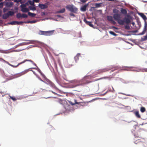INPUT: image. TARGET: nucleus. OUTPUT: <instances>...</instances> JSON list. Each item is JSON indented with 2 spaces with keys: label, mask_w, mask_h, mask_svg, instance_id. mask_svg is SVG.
I'll list each match as a JSON object with an SVG mask.
<instances>
[{
  "label": "nucleus",
  "mask_w": 147,
  "mask_h": 147,
  "mask_svg": "<svg viewBox=\"0 0 147 147\" xmlns=\"http://www.w3.org/2000/svg\"><path fill=\"white\" fill-rule=\"evenodd\" d=\"M110 33L111 34H112L113 35H114V36H115L116 35V34H115V33H114V32H112V31H110Z\"/></svg>",
  "instance_id": "35"
},
{
  "label": "nucleus",
  "mask_w": 147,
  "mask_h": 147,
  "mask_svg": "<svg viewBox=\"0 0 147 147\" xmlns=\"http://www.w3.org/2000/svg\"><path fill=\"white\" fill-rule=\"evenodd\" d=\"M39 7L41 9H45L48 7V6L46 4H41L39 3L38 5Z\"/></svg>",
  "instance_id": "13"
},
{
  "label": "nucleus",
  "mask_w": 147,
  "mask_h": 147,
  "mask_svg": "<svg viewBox=\"0 0 147 147\" xmlns=\"http://www.w3.org/2000/svg\"><path fill=\"white\" fill-rule=\"evenodd\" d=\"M139 15L144 20H146L147 19L146 16L143 13H140Z\"/></svg>",
  "instance_id": "21"
},
{
  "label": "nucleus",
  "mask_w": 147,
  "mask_h": 147,
  "mask_svg": "<svg viewBox=\"0 0 147 147\" xmlns=\"http://www.w3.org/2000/svg\"><path fill=\"white\" fill-rule=\"evenodd\" d=\"M29 8L31 10H36V7L34 6H29Z\"/></svg>",
  "instance_id": "29"
},
{
  "label": "nucleus",
  "mask_w": 147,
  "mask_h": 147,
  "mask_svg": "<svg viewBox=\"0 0 147 147\" xmlns=\"http://www.w3.org/2000/svg\"><path fill=\"white\" fill-rule=\"evenodd\" d=\"M84 21L86 24L89 25L90 26L92 27H93L94 26L92 24L91 22L87 21L85 19H84Z\"/></svg>",
  "instance_id": "16"
},
{
  "label": "nucleus",
  "mask_w": 147,
  "mask_h": 147,
  "mask_svg": "<svg viewBox=\"0 0 147 147\" xmlns=\"http://www.w3.org/2000/svg\"><path fill=\"white\" fill-rule=\"evenodd\" d=\"M69 15L71 16H72L73 17H75V15L73 13H70V14H69Z\"/></svg>",
  "instance_id": "41"
},
{
  "label": "nucleus",
  "mask_w": 147,
  "mask_h": 147,
  "mask_svg": "<svg viewBox=\"0 0 147 147\" xmlns=\"http://www.w3.org/2000/svg\"><path fill=\"white\" fill-rule=\"evenodd\" d=\"M30 4L31 5L34 6V4L33 1H30L29 2Z\"/></svg>",
  "instance_id": "32"
},
{
  "label": "nucleus",
  "mask_w": 147,
  "mask_h": 147,
  "mask_svg": "<svg viewBox=\"0 0 147 147\" xmlns=\"http://www.w3.org/2000/svg\"><path fill=\"white\" fill-rule=\"evenodd\" d=\"M107 19L111 23L114 25H115L116 24V22L113 20V17L111 16H107Z\"/></svg>",
  "instance_id": "8"
},
{
  "label": "nucleus",
  "mask_w": 147,
  "mask_h": 147,
  "mask_svg": "<svg viewBox=\"0 0 147 147\" xmlns=\"http://www.w3.org/2000/svg\"><path fill=\"white\" fill-rule=\"evenodd\" d=\"M110 67H108L104 69H102L98 70V72L99 73H102L109 71L111 69Z\"/></svg>",
  "instance_id": "10"
},
{
  "label": "nucleus",
  "mask_w": 147,
  "mask_h": 147,
  "mask_svg": "<svg viewBox=\"0 0 147 147\" xmlns=\"http://www.w3.org/2000/svg\"><path fill=\"white\" fill-rule=\"evenodd\" d=\"M10 98L13 101H15L16 100L14 97L10 96Z\"/></svg>",
  "instance_id": "36"
},
{
  "label": "nucleus",
  "mask_w": 147,
  "mask_h": 147,
  "mask_svg": "<svg viewBox=\"0 0 147 147\" xmlns=\"http://www.w3.org/2000/svg\"><path fill=\"white\" fill-rule=\"evenodd\" d=\"M7 10L8 9L7 8H4L3 9V12L5 13L6 12Z\"/></svg>",
  "instance_id": "38"
},
{
  "label": "nucleus",
  "mask_w": 147,
  "mask_h": 147,
  "mask_svg": "<svg viewBox=\"0 0 147 147\" xmlns=\"http://www.w3.org/2000/svg\"><path fill=\"white\" fill-rule=\"evenodd\" d=\"M9 24L11 25H16V24H20V22H18L17 21H14L10 22Z\"/></svg>",
  "instance_id": "19"
},
{
  "label": "nucleus",
  "mask_w": 147,
  "mask_h": 147,
  "mask_svg": "<svg viewBox=\"0 0 147 147\" xmlns=\"http://www.w3.org/2000/svg\"><path fill=\"white\" fill-rule=\"evenodd\" d=\"M65 8H63L59 11H57L56 12V13H63L65 12Z\"/></svg>",
  "instance_id": "20"
},
{
  "label": "nucleus",
  "mask_w": 147,
  "mask_h": 147,
  "mask_svg": "<svg viewBox=\"0 0 147 147\" xmlns=\"http://www.w3.org/2000/svg\"><path fill=\"white\" fill-rule=\"evenodd\" d=\"M140 47V48H141V49H144V48L142 47Z\"/></svg>",
  "instance_id": "56"
},
{
  "label": "nucleus",
  "mask_w": 147,
  "mask_h": 147,
  "mask_svg": "<svg viewBox=\"0 0 147 147\" xmlns=\"http://www.w3.org/2000/svg\"><path fill=\"white\" fill-rule=\"evenodd\" d=\"M28 16V15L25 13H23L22 14V18H27Z\"/></svg>",
  "instance_id": "28"
},
{
  "label": "nucleus",
  "mask_w": 147,
  "mask_h": 147,
  "mask_svg": "<svg viewBox=\"0 0 147 147\" xmlns=\"http://www.w3.org/2000/svg\"><path fill=\"white\" fill-rule=\"evenodd\" d=\"M132 24L133 25H134L135 24V23H134V22H133V23H132Z\"/></svg>",
  "instance_id": "57"
},
{
  "label": "nucleus",
  "mask_w": 147,
  "mask_h": 147,
  "mask_svg": "<svg viewBox=\"0 0 147 147\" xmlns=\"http://www.w3.org/2000/svg\"><path fill=\"white\" fill-rule=\"evenodd\" d=\"M4 51L0 49V52L3 53V52Z\"/></svg>",
  "instance_id": "50"
},
{
  "label": "nucleus",
  "mask_w": 147,
  "mask_h": 147,
  "mask_svg": "<svg viewBox=\"0 0 147 147\" xmlns=\"http://www.w3.org/2000/svg\"><path fill=\"white\" fill-rule=\"evenodd\" d=\"M125 95H127V96H129V95H126V94H125Z\"/></svg>",
  "instance_id": "64"
},
{
  "label": "nucleus",
  "mask_w": 147,
  "mask_h": 147,
  "mask_svg": "<svg viewBox=\"0 0 147 147\" xmlns=\"http://www.w3.org/2000/svg\"><path fill=\"white\" fill-rule=\"evenodd\" d=\"M125 29H128L129 28V26H125Z\"/></svg>",
  "instance_id": "45"
},
{
  "label": "nucleus",
  "mask_w": 147,
  "mask_h": 147,
  "mask_svg": "<svg viewBox=\"0 0 147 147\" xmlns=\"http://www.w3.org/2000/svg\"><path fill=\"white\" fill-rule=\"evenodd\" d=\"M141 133L140 131H138L134 134V135L135 138H139L140 139H138L135 140L134 143L136 144H140L141 143H144L145 142V139L144 138H142L141 137Z\"/></svg>",
  "instance_id": "2"
},
{
  "label": "nucleus",
  "mask_w": 147,
  "mask_h": 147,
  "mask_svg": "<svg viewBox=\"0 0 147 147\" xmlns=\"http://www.w3.org/2000/svg\"><path fill=\"white\" fill-rule=\"evenodd\" d=\"M81 2H83V0H81Z\"/></svg>",
  "instance_id": "62"
},
{
  "label": "nucleus",
  "mask_w": 147,
  "mask_h": 147,
  "mask_svg": "<svg viewBox=\"0 0 147 147\" xmlns=\"http://www.w3.org/2000/svg\"><path fill=\"white\" fill-rule=\"evenodd\" d=\"M147 30V24L146 22H145L144 26V30L141 33H140V35L144 34L146 32V30Z\"/></svg>",
  "instance_id": "12"
},
{
  "label": "nucleus",
  "mask_w": 147,
  "mask_h": 147,
  "mask_svg": "<svg viewBox=\"0 0 147 147\" xmlns=\"http://www.w3.org/2000/svg\"><path fill=\"white\" fill-rule=\"evenodd\" d=\"M27 61H29V62H30L32 63L35 65H36V64L35 63H34V62H33V61H32L31 60H28V59H26L24 60L23 61H22V62L19 63L16 66H15V65H12L11 64L9 63L8 62H6L7 63H8V64L9 65H10V66H11V67H18V66L19 65H20V64H22L23 63H25Z\"/></svg>",
  "instance_id": "5"
},
{
  "label": "nucleus",
  "mask_w": 147,
  "mask_h": 147,
  "mask_svg": "<svg viewBox=\"0 0 147 147\" xmlns=\"http://www.w3.org/2000/svg\"><path fill=\"white\" fill-rule=\"evenodd\" d=\"M30 21H28V22H27V23H30Z\"/></svg>",
  "instance_id": "55"
},
{
  "label": "nucleus",
  "mask_w": 147,
  "mask_h": 147,
  "mask_svg": "<svg viewBox=\"0 0 147 147\" xmlns=\"http://www.w3.org/2000/svg\"><path fill=\"white\" fill-rule=\"evenodd\" d=\"M85 78H83V82L84 81V80H85Z\"/></svg>",
  "instance_id": "60"
},
{
  "label": "nucleus",
  "mask_w": 147,
  "mask_h": 147,
  "mask_svg": "<svg viewBox=\"0 0 147 147\" xmlns=\"http://www.w3.org/2000/svg\"><path fill=\"white\" fill-rule=\"evenodd\" d=\"M140 111L141 112L144 113L146 111V109L145 107H141Z\"/></svg>",
  "instance_id": "26"
},
{
  "label": "nucleus",
  "mask_w": 147,
  "mask_h": 147,
  "mask_svg": "<svg viewBox=\"0 0 147 147\" xmlns=\"http://www.w3.org/2000/svg\"><path fill=\"white\" fill-rule=\"evenodd\" d=\"M3 21L1 20H0V24H3Z\"/></svg>",
  "instance_id": "47"
},
{
  "label": "nucleus",
  "mask_w": 147,
  "mask_h": 147,
  "mask_svg": "<svg viewBox=\"0 0 147 147\" xmlns=\"http://www.w3.org/2000/svg\"><path fill=\"white\" fill-rule=\"evenodd\" d=\"M24 49H18V50H15V51H17V52H18V51H21L23 50Z\"/></svg>",
  "instance_id": "42"
},
{
  "label": "nucleus",
  "mask_w": 147,
  "mask_h": 147,
  "mask_svg": "<svg viewBox=\"0 0 147 147\" xmlns=\"http://www.w3.org/2000/svg\"><path fill=\"white\" fill-rule=\"evenodd\" d=\"M9 17V16L7 13H6L3 15V18L4 19H7Z\"/></svg>",
  "instance_id": "22"
},
{
  "label": "nucleus",
  "mask_w": 147,
  "mask_h": 147,
  "mask_svg": "<svg viewBox=\"0 0 147 147\" xmlns=\"http://www.w3.org/2000/svg\"><path fill=\"white\" fill-rule=\"evenodd\" d=\"M126 17H125L123 20H122L123 23V24H120V25H123L124 24V23H125L126 24H129L131 22L130 19L131 17L129 14H127L126 16Z\"/></svg>",
  "instance_id": "6"
},
{
  "label": "nucleus",
  "mask_w": 147,
  "mask_h": 147,
  "mask_svg": "<svg viewBox=\"0 0 147 147\" xmlns=\"http://www.w3.org/2000/svg\"><path fill=\"white\" fill-rule=\"evenodd\" d=\"M0 61H5V60H4L3 59L0 58Z\"/></svg>",
  "instance_id": "46"
},
{
  "label": "nucleus",
  "mask_w": 147,
  "mask_h": 147,
  "mask_svg": "<svg viewBox=\"0 0 147 147\" xmlns=\"http://www.w3.org/2000/svg\"><path fill=\"white\" fill-rule=\"evenodd\" d=\"M81 57L80 56V54L78 53L74 57V59L76 62H77V61L79 60V58Z\"/></svg>",
  "instance_id": "14"
},
{
  "label": "nucleus",
  "mask_w": 147,
  "mask_h": 147,
  "mask_svg": "<svg viewBox=\"0 0 147 147\" xmlns=\"http://www.w3.org/2000/svg\"><path fill=\"white\" fill-rule=\"evenodd\" d=\"M16 17H17V18H22V14L20 13H18L16 15Z\"/></svg>",
  "instance_id": "30"
},
{
  "label": "nucleus",
  "mask_w": 147,
  "mask_h": 147,
  "mask_svg": "<svg viewBox=\"0 0 147 147\" xmlns=\"http://www.w3.org/2000/svg\"><path fill=\"white\" fill-rule=\"evenodd\" d=\"M120 11L121 13L123 14L124 15H126L127 14V11L125 9L121 8V9Z\"/></svg>",
  "instance_id": "17"
},
{
  "label": "nucleus",
  "mask_w": 147,
  "mask_h": 147,
  "mask_svg": "<svg viewBox=\"0 0 147 147\" xmlns=\"http://www.w3.org/2000/svg\"><path fill=\"white\" fill-rule=\"evenodd\" d=\"M3 2H1L0 3V8H1L3 7Z\"/></svg>",
  "instance_id": "33"
},
{
  "label": "nucleus",
  "mask_w": 147,
  "mask_h": 147,
  "mask_svg": "<svg viewBox=\"0 0 147 147\" xmlns=\"http://www.w3.org/2000/svg\"><path fill=\"white\" fill-rule=\"evenodd\" d=\"M76 86V85H75V86H73L72 87H73V88H74V87H75Z\"/></svg>",
  "instance_id": "59"
},
{
  "label": "nucleus",
  "mask_w": 147,
  "mask_h": 147,
  "mask_svg": "<svg viewBox=\"0 0 147 147\" xmlns=\"http://www.w3.org/2000/svg\"><path fill=\"white\" fill-rule=\"evenodd\" d=\"M41 90H42V91H47V90H46L45 89H43L42 88H41Z\"/></svg>",
  "instance_id": "49"
},
{
  "label": "nucleus",
  "mask_w": 147,
  "mask_h": 147,
  "mask_svg": "<svg viewBox=\"0 0 147 147\" xmlns=\"http://www.w3.org/2000/svg\"><path fill=\"white\" fill-rule=\"evenodd\" d=\"M26 5L25 4H22L20 5L21 7V11L23 12H27L29 11V9L26 8Z\"/></svg>",
  "instance_id": "9"
},
{
  "label": "nucleus",
  "mask_w": 147,
  "mask_h": 147,
  "mask_svg": "<svg viewBox=\"0 0 147 147\" xmlns=\"http://www.w3.org/2000/svg\"><path fill=\"white\" fill-rule=\"evenodd\" d=\"M57 16L58 17H60V18H61V16L60 15H57Z\"/></svg>",
  "instance_id": "52"
},
{
  "label": "nucleus",
  "mask_w": 147,
  "mask_h": 147,
  "mask_svg": "<svg viewBox=\"0 0 147 147\" xmlns=\"http://www.w3.org/2000/svg\"><path fill=\"white\" fill-rule=\"evenodd\" d=\"M28 71V70H26L22 73L19 74V75L20 76H21L23 75L24 74H25Z\"/></svg>",
  "instance_id": "25"
},
{
  "label": "nucleus",
  "mask_w": 147,
  "mask_h": 147,
  "mask_svg": "<svg viewBox=\"0 0 147 147\" xmlns=\"http://www.w3.org/2000/svg\"><path fill=\"white\" fill-rule=\"evenodd\" d=\"M33 1L34 2V3H38L39 2V0H33Z\"/></svg>",
  "instance_id": "43"
},
{
  "label": "nucleus",
  "mask_w": 147,
  "mask_h": 147,
  "mask_svg": "<svg viewBox=\"0 0 147 147\" xmlns=\"http://www.w3.org/2000/svg\"><path fill=\"white\" fill-rule=\"evenodd\" d=\"M38 45L41 46H44V45L43 43L40 42H38Z\"/></svg>",
  "instance_id": "37"
},
{
  "label": "nucleus",
  "mask_w": 147,
  "mask_h": 147,
  "mask_svg": "<svg viewBox=\"0 0 147 147\" xmlns=\"http://www.w3.org/2000/svg\"><path fill=\"white\" fill-rule=\"evenodd\" d=\"M49 92H51L52 93H53V94H54L55 95H57V94L55 93V92L53 91L52 90H49Z\"/></svg>",
  "instance_id": "39"
},
{
  "label": "nucleus",
  "mask_w": 147,
  "mask_h": 147,
  "mask_svg": "<svg viewBox=\"0 0 147 147\" xmlns=\"http://www.w3.org/2000/svg\"><path fill=\"white\" fill-rule=\"evenodd\" d=\"M7 13L8 14L9 16H13L14 14V12L11 11H9Z\"/></svg>",
  "instance_id": "24"
},
{
  "label": "nucleus",
  "mask_w": 147,
  "mask_h": 147,
  "mask_svg": "<svg viewBox=\"0 0 147 147\" xmlns=\"http://www.w3.org/2000/svg\"><path fill=\"white\" fill-rule=\"evenodd\" d=\"M45 83L46 84L50 86L52 88L58 90V88H57L55 85L49 80H48L46 81H45Z\"/></svg>",
  "instance_id": "7"
},
{
  "label": "nucleus",
  "mask_w": 147,
  "mask_h": 147,
  "mask_svg": "<svg viewBox=\"0 0 147 147\" xmlns=\"http://www.w3.org/2000/svg\"><path fill=\"white\" fill-rule=\"evenodd\" d=\"M22 1V0H14V2L17 3H18L20 2H21Z\"/></svg>",
  "instance_id": "40"
},
{
  "label": "nucleus",
  "mask_w": 147,
  "mask_h": 147,
  "mask_svg": "<svg viewBox=\"0 0 147 147\" xmlns=\"http://www.w3.org/2000/svg\"><path fill=\"white\" fill-rule=\"evenodd\" d=\"M64 79L65 80H67V79H64Z\"/></svg>",
  "instance_id": "61"
},
{
  "label": "nucleus",
  "mask_w": 147,
  "mask_h": 147,
  "mask_svg": "<svg viewBox=\"0 0 147 147\" xmlns=\"http://www.w3.org/2000/svg\"><path fill=\"white\" fill-rule=\"evenodd\" d=\"M101 3H96L95 4L96 7H100L101 6Z\"/></svg>",
  "instance_id": "31"
},
{
  "label": "nucleus",
  "mask_w": 147,
  "mask_h": 147,
  "mask_svg": "<svg viewBox=\"0 0 147 147\" xmlns=\"http://www.w3.org/2000/svg\"><path fill=\"white\" fill-rule=\"evenodd\" d=\"M86 7L87 6L86 5H85L84 6H83V11H86Z\"/></svg>",
  "instance_id": "34"
},
{
  "label": "nucleus",
  "mask_w": 147,
  "mask_h": 147,
  "mask_svg": "<svg viewBox=\"0 0 147 147\" xmlns=\"http://www.w3.org/2000/svg\"><path fill=\"white\" fill-rule=\"evenodd\" d=\"M107 92H108V91H107L106 92H105V93H104V94H103V95H105V94H107Z\"/></svg>",
  "instance_id": "53"
},
{
  "label": "nucleus",
  "mask_w": 147,
  "mask_h": 147,
  "mask_svg": "<svg viewBox=\"0 0 147 147\" xmlns=\"http://www.w3.org/2000/svg\"><path fill=\"white\" fill-rule=\"evenodd\" d=\"M28 15L32 17H34L36 16V14L33 13L28 12Z\"/></svg>",
  "instance_id": "23"
},
{
  "label": "nucleus",
  "mask_w": 147,
  "mask_h": 147,
  "mask_svg": "<svg viewBox=\"0 0 147 147\" xmlns=\"http://www.w3.org/2000/svg\"><path fill=\"white\" fill-rule=\"evenodd\" d=\"M40 73L41 74L42 76L43 77H44V76H45V75H44V74H42V73L41 72V71H40Z\"/></svg>",
  "instance_id": "48"
},
{
  "label": "nucleus",
  "mask_w": 147,
  "mask_h": 147,
  "mask_svg": "<svg viewBox=\"0 0 147 147\" xmlns=\"http://www.w3.org/2000/svg\"><path fill=\"white\" fill-rule=\"evenodd\" d=\"M136 117L138 118H140L141 117V116L139 113V111H136L134 113Z\"/></svg>",
  "instance_id": "18"
},
{
  "label": "nucleus",
  "mask_w": 147,
  "mask_h": 147,
  "mask_svg": "<svg viewBox=\"0 0 147 147\" xmlns=\"http://www.w3.org/2000/svg\"><path fill=\"white\" fill-rule=\"evenodd\" d=\"M80 9L81 11H83V6L81 7Z\"/></svg>",
  "instance_id": "51"
},
{
  "label": "nucleus",
  "mask_w": 147,
  "mask_h": 147,
  "mask_svg": "<svg viewBox=\"0 0 147 147\" xmlns=\"http://www.w3.org/2000/svg\"><path fill=\"white\" fill-rule=\"evenodd\" d=\"M146 40H147V34L145 36H143L141 38V40L142 41H144Z\"/></svg>",
  "instance_id": "27"
},
{
  "label": "nucleus",
  "mask_w": 147,
  "mask_h": 147,
  "mask_svg": "<svg viewBox=\"0 0 147 147\" xmlns=\"http://www.w3.org/2000/svg\"><path fill=\"white\" fill-rule=\"evenodd\" d=\"M69 103L72 105H74L76 104H79L80 103V102H77L76 100L75 99L72 101H69Z\"/></svg>",
  "instance_id": "11"
},
{
  "label": "nucleus",
  "mask_w": 147,
  "mask_h": 147,
  "mask_svg": "<svg viewBox=\"0 0 147 147\" xmlns=\"http://www.w3.org/2000/svg\"><path fill=\"white\" fill-rule=\"evenodd\" d=\"M114 0H109V1H114Z\"/></svg>",
  "instance_id": "58"
},
{
  "label": "nucleus",
  "mask_w": 147,
  "mask_h": 147,
  "mask_svg": "<svg viewBox=\"0 0 147 147\" xmlns=\"http://www.w3.org/2000/svg\"><path fill=\"white\" fill-rule=\"evenodd\" d=\"M36 21H30V23H35Z\"/></svg>",
  "instance_id": "44"
},
{
  "label": "nucleus",
  "mask_w": 147,
  "mask_h": 147,
  "mask_svg": "<svg viewBox=\"0 0 147 147\" xmlns=\"http://www.w3.org/2000/svg\"><path fill=\"white\" fill-rule=\"evenodd\" d=\"M66 8L69 11L75 13H77L78 10V9L73 5H67Z\"/></svg>",
  "instance_id": "3"
},
{
  "label": "nucleus",
  "mask_w": 147,
  "mask_h": 147,
  "mask_svg": "<svg viewBox=\"0 0 147 147\" xmlns=\"http://www.w3.org/2000/svg\"><path fill=\"white\" fill-rule=\"evenodd\" d=\"M40 80L42 82H45V81L43 80L42 79H41V78H40Z\"/></svg>",
  "instance_id": "54"
},
{
  "label": "nucleus",
  "mask_w": 147,
  "mask_h": 147,
  "mask_svg": "<svg viewBox=\"0 0 147 147\" xmlns=\"http://www.w3.org/2000/svg\"><path fill=\"white\" fill-rule=\"evenodd\" d=\"M53 33V31H44L40 30L39 32V34L46 36H50L52 35Z\"/></svg>",
  "instance_id": "4"
},
{
  "label": "nucleus",
  "mask_w": 147,
  "mask_h": 147,
  "mask_svg": "<svg viewBox=\"0 0 147 147\" xmlns=\"http://www.w3.org/2000/svg\"><path fill=\"white\" fill-rule=\"evenodd\" d=\"M3 0H0V2L2 1H3Z\"/></svg>",
  "instance_id": "63"
},
{
  "label": "nucleus",
  "mask_w": 147,
  "mask_h": 147,
  "mask_svg": "<svg viewBox=\"0 0 147 147\" xmlns=\"http://www.w3.org/2000/svg\"><path fill=\"white\" fill-rule=\"evenodd\" d=\"M13 5V3L12 2H8L6 3V6L7 7H11Z\"/></svg>",
  "instance_id": "15"
},
{
  "label": "nucleus",
  "mask_w": 147,
  "mask_h": 147,
  "mask_svg": "<svg viewBox=\"0 0 147 147\" xmlns=\"http://www.w3.org/2000/svg\"><path fill=\"white\" fill-rule=\"evenodd\" d=\"M119 10L116 8L114 9L113 10V12L114 13L113 15V18L114 20L120 25V24H123V22L122 20L120 19L121 15L119 13Z\"/></svg>",
  "instance_id": "1"
}]
</instances>
